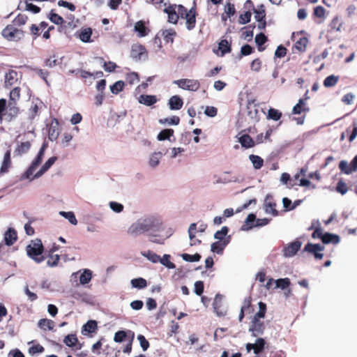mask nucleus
Masks as SVG:
<instances>
[{
  "instance_id": "obj_11",
  "label": "nucleus",
  "mask_w": 357,
  "mask_h": 357,
  "mask_svg": "<svg viewBox=\"0 0 357 357\" xmlns=\"http://www.w3.org/2000/svg\"><path fill=\"white\" fill-rule=\"evenodd\" d=\"M302 245L301 241L298 239L295 240L294 242L289 243L283 248V255L286 257H291L294 256L300 250Z\"/></svg>"
},
{
  "instance_id": "obj_37",
  "label": "nucleus",
  "mask_w": 357,
  "mask_h": 357,
  "mask_svg": "<svg viewBox=\"0 0 357 357\" xmlns=\"http://www.w3.org/2000/svg\"><path fill=\"white\" fill-rule=\"evenodd\" d=\"M268 40L267 37L263 33H260L255 36V43L258 46L259 51L261 52L264 50V47L262 45Z\"/></svg>"
},
{
  "instance_id": "obj_56",
  "label": "nucleus",
  "mask_w": 357,
  "mask_h": 357,
  "mask_svg": "<svg viewBox=\"0 0 357 357\" xmlns=\"http://www.w3.org/2000/svg\"><path fill=\"white\" fill-rule=\"evenodd\" d=\"M28 20V17L24 14H18L13 20L14 25L22 26L26 24Z\"/></svg>"
},
{
  "instance_id": "obj_12",
  "label": "nucleus",
  "mask_w": 357,
  "mask_h": 357,
  "mask_svg": "<svg viewBox=\"0 0 357 357\" xmlns=\"http://www.w3.org/2000/svg\"><path fill=\"white\" fill-rule=\"evenodd\" d=\"M265 324L260 319L252 318L249 331L255 337H257L264 333Z\"/></svg>"
},
{
  "instance_id": "obj_48",
  "label": "nucleus",
  "mask_w": 357,
  "mask_h": 357,
  "mask_svg": "<svg viewBox=\"0 0 357 357\" xmlns=\"http://www.w3.org/2000/svg\"><path fill=\"white\" fill-rule=\"evenodd\" d=\"M77 342V337L74 334L66 335L63 340V342L70 347L75 346Z\"/></svg>"
},
{
  "instance_id": "obj_50",
  "label": "nucleus",
  "mask_w": 357,
  "mask_h": 357,
  "mask_svg": "<svg viewBox=\"0 0 357 357\" xmlns=\"http://www.w3.org/2000/svg\"><path fill=\"white\" fill-rule=\"evenodd\" d=\"M142 255L146 257L149 261H152L153 263H157L160 259V257L151 250H148L146 252H143Z\"/></svg>"
},
{
  "instance_id": "obj_62",
  "label": "nucleus",
  "mask_w": 357,
  "mask_h": 357,
  "mask_svg": "<svg viewBox=\"0 0 357 357\" xmlns=\"http://www.w3.org/2000/svg\"><path fill=\"white\" fill-rule=\"evenodd\" d=\"M276 287L281 288L282 289H287L290 285V280L289 278H281L275 280Z\"/></svg>"
},
{
  "instance_id": "obj_59",
  "label": "nucleus",
  "mask_w": 357,
  "mask_h": 357,
  "mask_svg": "<svg viewBox=\"0 0 357 357\" xmlns=\"http://www.w3.org/2000/svg\"><path fill=\"white\" fill-rule=\"evenodd\" d=\"M60 214L66 219H68L71 224L74 225H76L77 224V220L75 218V214L73 212L61 211Z\"/></svg>"
},
{
  "instance_id": "obj_20",
  "label": "nucleus",
  "mask_w": 357,
  "mask_h": 357,
  "mask_svg": "<svg viewBox=\"0 0 357 357\" xmlns=\"http://www.w3.org/2000/svg\"><path fill=\"white\" fill-rule=\"evenodd\" d=\"M168 105L170 109L178 110L182 108L183 105V101L179 96L175 95L169 99Z\"/></svg>"
},
{
  "instance_id": "obj_43",
  "label": "nucleus",
  "mask_w": 357,
  "mask_h": 357,
  "mask_svg": "<svg viewBox=\"0 0 357 357\" xmlns=\"http://www.w3.org/2000/svg\"><path fill=\"white\" fill-rule=\"evenodd\" d=\"M307 43V38L305 37H302L296 42L294 47L299 52H304L305 50Z\"/></svg>"
},
{
  "instance_id": "obj_52",
  "label": "nucleus",
  "mask_w": 357,
  "mask_h": 357,
  "mask_svg": "<svg viewBox=\"0 0 357 357\" xmlns=\"http://www.w3.org/2000/svg\"><path fill=\"white\" fill-rule=\"evenodd\" d=\"M339 169H340V171L343 173H344L345 174H351L353 172L351 170V165L350 163L349 164L347 161L345 160H341L339 163Z\"/></svg>"
},
{
  "instance_id": "obj_61",
  "label": "nucleus",
  "mask_w": 357,
  "mask_h": 357,
  "mask_svg": "<svg viewBox=\"0 0 357 357\" xmlns=\"http://www.w3.org/2000/svg\"><path fill=\"white\" fill-rule=\"evenodd\" d=\"M252 13L250 11H246L244 13L240 15L238 18V22L241 24H245L250 21Z\"/></svg>"
},
{
  "instance_id": "obj_46",
  "label": "nucleus",
  "mask_w": 357,
  "mask_h": 357,
  "mask_svg": "<svg viewBox=\"0 0 357 357\" xmlns=\"http://www.w3.org/2000/svg\"><path fill=\"white\" fill-rule=\"evenodd\" d=\"M83 328L89 333H95L98 328L97 322L95 320H89L84 325Z\"/></svg>"
},
{
  "instance_id": "obj_24",
  "label": "nucleus",
  "mask_w": 357,
  "mask_h": 357,
  "mask_svg": "<svg viewBox=\"0 0 357 357\" xmlns=\"http://www.w3.org/2000/svg\"><path fill=\"white\" fill-rule=\"evenodd\" d=\"M6 116V119L11 121L15 118H10L8 115V101L5 98L0 99V121L3 120V117Z\"/></svg>"
},
{
  "instance_id": "obj_34",
  "label": "nucleus",
  "mask_w": 357,
  "mask_h": 357,
  "mask_svg": "<svg viewBox=\"0 0 357 357\" xmlns=\"http://www.w3.org/2000/svg\"><path fill=\"white\" fill-rule=\"evenodd\" d=\"M339 80V77L334 75H329L324 80V86L326 88L335 86Z\"/></svg>"
},
{
  "instance_id": "obj_58",
  "label": "nucleus",
  "mask_w": 357,
  "mask_h": 357,
  "mask_svg": "<svg viewBox=\"0 0 357 357\" xmlns=\"http://www.w3.org/2000/svg\"><path fill=\"white\" fill-rule=\"evenodd\" d=\"M175 35L176 32L173 30H165L162 32V36L166 43H173Z\"/></svg>"
},
{
  "instance_id": "obj_19",
  "label": "nucleus",
  "mask_w": 357,
  "mask_h": 357,
  "mask_svg": "<svg viewBox=\"0 0 357 357\" xmlns=\"http://www.w3.org/2000/svg\"><path fill=\"white\" fill-rule=\"evenodd\" d=\"M134 31L137 33V36L139 38L147 36L150 31L143 20H139L135 23Z\"/></svg>"
},
{
  "instance_id": "obj_63",
  "label": "nucleus",
  "mask_w": 357,
  "mask_h": 357,
  "mask_svg": "<svg viewBox=\"0 0 357 357\" xmlns=\"http://www.w3.org/2000/svg\"><path fill=\"white\" fill-rule=\"evenodd\" d=\"M336 191L341 195H344L348 191V188L347 184L342 181L340 180L336 186Z\"/></svg>"
},
{
  "instance_id": "obj_44",
  "label": "nucleus",
  "mask_w": 357,
  "mask_h": 357,
  "mask_svg": "<svg viewBox=\"0 0 357 357\" xmlns=\"http://www.w3.org/2000/svg\"><path fill=\"white\" fill-rule=\"evenodd\" d=\"M38 326L44 330H52L54 328V322L50 319H41L38 321Z\"/></svg>"
},
{
  "instance_id": "obj_13",
  "label": "nucleus",
  "mask_w": 357,
  "mask_h": 357,
  "mask_svg": "<svg viewBox=\"0 0 357 357\" xmlns=\"http://www.w3.org/2000/svg\"><path fill=\"white\" fill-rule=\"evenodd\" d=\"M264 210L266 213L271 214L273 216L278 215V211L276 209V203L271 195H267L264 202Z\"/></svg>"
},
{
  "instance_id": "obj_39",
  "label": "nucleus",
  "mask_w": 357,
  "mask_h": 357,
  "mask_svg": "<svg viewBox=\"0 0 357 357\" xmlns=\"http://www.w3.org/2000/svg\"><path fill=\"white\" fill-rule=\"evenodd\" d=\"M132 287L137 289H144L147 286V282L142 278H135L131 280Z\"/></svg>"
},
{
  "instance_id": "obj_16",
  "label": "nucleus",
  "mask_w": 357,
  "mask_h": 357,
  "mask_svg": "<svg viewBox=\"0 0 357 357\" xmlns=\"http://www.w3.org/2000/svg\"><path fill=\"white\" fill-rule=\"evenodd\" d=\"M11 165V151L10 149H8L3 155V159L0 168V174L7 173Z\"/></svg>"
},
{
  "instance_id": "obj_26",
  "label": "nucleus",
  "mask_w": 357,
  "mask_h": 357,
  "mask_svg": "<svg viewBox=\"0 0 357 357\" xmlns=\"http://www.w3.org/2000/svg\"><path fill=\"white\" fill-rule=\"evenodd\" d=\"M310 109L306 106L304 100L299 99L298 103L293 107L292 113L294 114H301L302 112H309Z\"/></svg>"
},
{
  "instance_id": "obj_45",
  "label": "nucleus",
  "mask_w": 357,
  "mask_h": 357,
  "mask_svg": "<svg viewBox=\"0 0 357 357\" xmlns=\"http://www.w3.org/2000/svg\"><path fill=\"white\" fill-rule=\"evenodd\" d=\"M171 256L169 255H164L162 258L159 260V261L165 267L173 269L175 268L176 266L175 264L170 261Z\"/></svg>"
},
{
  "instance_id": "obj_14",
  "label": "nucleus",
  "mask_w": 357,
  "mask_h": 357,
  "mask_svg": "<svg viewBox=\"0 0 357 357\" xmlns=\"http://www.w3.org/2000/svg\"><path fill=\"white\" fill-rule=\"evenodd\" d=\"M45 149L46 145L43 144L41 148L40 149L36 158L33 160L30 167H29L26 172L28 174H31L37 168V167L42 162Z\"/></svg>"
},
{
  "instance_id": "obj_25",
  "label": "nucleus",
  "mask_w": 357,
  "mask_h": 357,
  "mask_svg": "<svg viewBox=\"0 0 357 357\" xmlns=\"http://www.w3.org/2000/svg\"><path fill=\"white\" fill-rule=\"evenodd\" d=\"M321 241L324 244L333 243L335 245L340 242V237L337 234L326 232L321 236Z\"/></svg>"
},
{
  "instance_id": "obj_47",
  "label": "nucleus",
  "mask_w": 357,
  "mask_h": 357,
  "mask_svg": "<svg viewBox=\"0 0 357 357\" xmlns=\"http://www.w3.org/2000/svg\"><path fill=\"white\" fill-rule=\"evenodd\" d=\"M259 311L254 315L253 318L263 319L265 317L266 312V303L260 301L259 303Z\"/></svg>"
},
{
  "instance_id": "obj_15",
  "label": "nucleus",
  "mask_w": 357,
  "mask_h": 357,
  "mask_svg": "<svg viewBox=\"0 0 357 357\" xmlns=\"http://www.w3.org/2000/svg\"><path fill=\"white\" fill-rule=\"evenodd\" d=\"M213 310L218 317H224L227 314V310L222 305V296L219 294L215 296L213 303Z\"/></svg>"
},
{
  "instance_id": "obj_53",
  "label": "nucleus",
  "mask_w": 357,
  "mask_h": 357,
  "mask_svg": "<svg viewBox=\"0 0 357 357\" xmlns=\"http://www.w3.org/2000/svg\"><path fill=\"white\" fill-rule=\"evenodd\" d=\"M159 122L161 124L178 125L180 123V118L177 116H173L170 118L161 119L159 120Z\"/></svg>"
},
{
  "instance_id": "obj_30",
  "label": "nucleus",
  "mask_w": 357,
  "mask_h": 357,
  "mask_svg": "<svg viewBox=\"0 0 357 357\" xmlns=\"http://www.w3.org/2000/svg\"><path fill=\"white\" fill-rule=\"evenodd\" d=\"M249 159L255 169H259L264 165V160L259 155L251 154L249 156Z\"/></svg>"
},
{
  "instance_id": "obj_10",
  "label": "nucleus",
  "mask_w": 357,
  "mask_h": 357,
  "mask_svg": "<svg viewBox=\"0 0 357 357\" xmlns=\"http://www.w3.org/2000/svg\"><path fill=\"white\" fill-rule=\"evenodd\" d=\"M178 6L176 4H169L163 9L164 13L168 15V22L169 23L176 24L178 22L179 19Z\"/></svg>"
},
{
  "instance_id": "obj_17",
  "label": "nucleus",
  "mask_w": 357,
  "mask_h": 357,
  "mask_svg": "<svg viewBox=\"0 0 357 357\" xmlns=\"http://www.w3.org/2000/svg\"><path fill=\"white\" fill-rule=\"evenodd\" d=\"M60 130L59 122L56 119L52 121L48 129V138L50 141L56 140L59 135Z\"/></svg>"
},
{
  "instance_id": "obj_42",
  "label": "nucleus",
  "mask_w": 357,
  "mask_h": 357,
  "mask_svg": "<svg viewBox=\"0 0 357 357\" xmlns=\"http://www.w3.org/2000/svg\"><path fill=\"white\" fill-rule=\"evenodd\" d=\"M255 14V18L257 21L266 20V12L264 5H261L258 9L253 8Z\"/></svg>"
},
{
  "instance_id": "obj_28",
  "label": "nucleus",
  "mask_w": 357,
  "mask_h": 357,
  "mask_svg": "<svg viewBox=\"0 0 357 357\" xmlns=\"http://www.w3.org/2000/svg\"><path fill=\"white\" fill-rule=\"evenodd\" d=\"M239 142L241 146L245 149L252 148L255 146V142L252 138L248 134L243 135L239 138Z\"/></svg>"
},
{
  "instance_id": "obj_23",
  "label": "nucleus",
  "mask_w": 357,
  "mask_h": 357,
  "mask_svg": "<svg viewBox=\"0 0 357 357\" xmlns=\"http://www.w3.org/2000/svg\"><path fill=\"white\" fill-rule=\"evenodd\" d=\"M139 103L145 105L146 106H151L157 102L158 99L155 96L153 95H145L142 94L138 98Z\"/></svg>"
},
{
  "instance_id": "obj_29",
  "label": "nucleus",
  "mask_w": 357,
  "mask_h": 357,
  "mask_svg": "<svg viewBox=\"0 0 357 357\" xmlns=\"http://www.w3.org/2000/svg\"><path fill=\"white\" fill-rule=\"evenodd\" d=\"M92 278V271L89 269H84L79 276V283L82 285L88 284Z\"/></svg>"
},
{
  "instance_id": "obj_27",
  "label": "nucleus",
  "mask_w": 357,
  "mask_h": 357,
  "mask_svg": "<svg viewBox=\"0 0 357 357\" xmlns=\"http://www.w3.org/2000/svg\"><path fill=\"white\" fill-rule=\"evenodd\" d=\"M236 13L234 5L227 2L225 6V13L222 15V20L226 22L227 20L231 16L234 15Z\"/></svg>"
},
{
  "instance_id": "obj_40",
  "label": "nucleus",
  "mask_w": 357,
  "mask_h": 357,
  "mask_svg": "<svg viewBox=\"0 0 357 357\" xmlns=\"http://www.w3.org/2000/svg\"><path fill=\"white\" fill-rule=\"evenodd\" d=\"M174 135V130L173 129H164L162 131L159 132V134L157 136V139L159 141H164L166 139H169L170 137H172Z\"/></svg>"
},
{
  "instance_id": "obj_2",
  "label": "nucleus",
  "mask_w": 357,
  "mask_h": 357,
  "mask_svg": "<svg viewBox=\"0 0 357 357\" xmlns=\"http://www.w3.org/2000/svg\"><path fill=\"white\" fill-rule=\"evenodd\" d=\"M155 227V225L153 220L151 218L144 219L142 221H138L131 225L127 232L132 236H137L146 231L154 229Z\"/></svg>"
},
{
  "instance_id": "obj_21",
  "label": "nucleus",
  "mask_w": 357,
  "mask_h": 357,
  "mask_svg": "<svg viewBox=\"0 0 357 357\" xmlns=\"http://www.w3.org/2000/svg\"><path fill=\"white\" fill-rule=\"evenodd\" d=\"M229 243V240H224L223 241H218L214 242L211 244V251L218 255H221Z\"/></svg>"
},
{
  "instance_id": "obj_36",
  "label": "nucleus",
  "mask_w": 357,
  "mask_h": 357,
  "mask_svg": "<svg viewBox=\"0 0 357 357\" xmlns=\"http://www.w3.org/2000/svg\"><path fill=\"white\" fill-rule=\"evenodd\" d=\"M241 309L246 314H250L253 312V308L252 307V298L250 296L245 298Z\"/></svg>"
},
{
  "instance_id": "obj_33",
  "label": "nucleus",
  "mask_w": 357,
  "mask_h": 357,
  "mask_svg": "<svg viewBox=\"0 0 357 357\" xmlns=\"http://www.w3.org/2000/svg\"><path fill=\"white\" fill-rule=\"evenodd\" d=\"M30 147L31 143L29 142H22L16 147L15 153L18 155H21L26 153L30 149Z\"/></svg>"
},
{
  "instance_id": "obj_7",
  "label": "nucleus",
  "mask_w": 357,
  "mask_h": 357,
  "mask_svg": "<svg viewBox=\"0 0 357 357\" xmlns=\"http://www.w3.org/2000/svg\"><path fill=\"white\" fill-rule=\"evenodd\" d=\"M174 84L183 90L190 91H197L200 88L199 82L193 79H180L174 81Z\"/></svg>"
},
{
  "instance_id": "obj_64",
  "label": "nucleus",
  "mask_w": 357,
  "mask_h": 357,
  "mask_svg": "<svg viewBox=\"0 0 357 357\" xmlns=\"http://www.w3.org/2000/svg\"><path fill=\"white\" fill-rule=\"evenodd\" d=\"M161 158V153H154L149 160V165L155 167L159 164L160 159Z\"/></svg>"
},
{
  "instance_id": "obj_38",
  "label": "nucleus",
  "mask_w": 357,
  "mask_h": 357,
  "mask_svg": "<svg viewBox=\"0 0 357 357\" xmlns=\"http://www.w3.org/2000/svg\"><path fill=\"white\" fill-rule=\"evenodd\" d=\"M92 35V29L91 28H86L81 30L79 33V39L84 43L90 41V38Z\"/></svg>"
},
{
  "instance_id": "obj_4",
  "label": "nucleus",
  "mask_w": 357,
  "mask_h": 357,
  "mask_svg": "<svg viewBox=\"0 0 357 357\" xmlns=\"http://www.w3.org/2000/svg\"><path fill=\"white\" fill-rule=\"evenodd\" d=\"M43 250L42 241L38 238L31 241V243L26 246L27 255L37 263L44 261L45 257L43 256L38 257L42 255Z\"/></svg>"
},
{
  "instance_id": "obj_35",
  "label": "nucleus",
  "mask_w": 357,
  "mask_h": 357,
  "mask_svg": "<svg viewBox=\"0 0 357 357\" xmlns=\"http://www.w3.org/2000/svg\"><path fill=\"white\" fill-rule=\"evenodd\" d=\"M48 18L52 22L57 25L62 24L65 22L63 18L57 13H55L53 10L50 12Z\"/></svg>"
},
{
  "instance_id": "obj_31",
  "label": "nucleus",
  "mask_w": 357,
  "mask_h": 357,
  "mask_svg": "<svg viewBox=\"0 0 357 357\" xmlns=\"http://www.w3.org/2000/svg\"><path fill=\"white\" fill-rule=\"evenodd\" d=\"M229 231V228L226 226H224L221 228L220 230L217 231L214 234V238L218 239L220 241H223L224 240H229L230 236L225 238Z\"/></svg>"
},
{
  "instance_id": "obj_51",
  "label": "nucleus",
  "mask_w": 357,
  "mask_h": 357,
  "mask_svg": "<svg viewBox=\"0 0 357 357\" xmlns=\"http://www.w3.org/2000/svg\"><path fill=\"white\" fill-rule=\"evenodd\" d=\"M181 257L184 261L189 262L199 261L202 257L201 255L198 253L195 255L184 253L181 255Z\"/></svg>"
},
{
  "instance_id": "obj_57",
  "label": "nucleus",
  "mask_w": 357,
  "mask_h": 357,
  "mask_svg": "<svg viewBox=\"0 0 357 357\" xmlns=\"http://www.w3.org/2000/svg\"><path fill=\"white\" fill-rule=\"evenodd\" d=\"M39 114V107L37 103H33L29 109V115L31 120Z\"/></svg>"
},
{
  "instance_id": "obj_18",
  "label": "nucleus",
  "mask_w": 357,
  "mask_h": 357,
  "mask_svg": "<svg viewBox=\"0 0 357 357\" xmlns=\"http://www.w3.org/2000/svg\"><path fill=\"white\" fill-rule=\"evenodd\" d=\"M17 240V234L13 228H9L4 234V241L6 245H13Z\"/></svg>"
},
{
  "instance_id": "obj_8",
  "label": "nucleus",
  "mask_w": 357,
  "mask_h": 357,
  "mask_svg": "<svg viewBox=\"0 0 357 357\" xmlns=\"http://www.w3.org/2000/svg\"><path fill=\"white\" fill-rule=\"evenodd\" d=\"M130 56L136 60L146 59L148 52L146 47L141 44H135L132 46Z\"/></svg>"
},
{
  "instance_id": "obj_9",
  "label": "nucleus",
  "mask_w": 357,
  "mask_h": 357,
  "mask_svg": "<svg viewBox=\"0 0 357 357\" xmlns=\"http://www.w3.org/2000/svg\"><path fill=\"white\" fill-rule=\"evenodd\" d=\"M324 250V247L320 244H313L308 243L305 245L303 251L313 255L314 258L317 259H321L324 257V255L320 252L323 251Z\"/></svg>"
},
{
  "instance_id": "obj_54",
  "label": "nucleus",
  "mask_w": 357,
  "mask_h": 357,
  "mask_svg": "<svg viewBox=\"0 0 357 357\" xmlns=\"http://www.w3.org/2000/svg\"><path fill=\"white\" fill-rule=\"evenodd\" d=\"M124 87V82L123 81H117L110 86L111 92L114 94H118L122 91Z\"/></svg>"
},
{
  "instance_id": "obj_49",
  "label": "nucleus",
  "mask_w": 357,
  "mask_h": 357,
  "mask_svg": "<svg viewBox=\"0 0 357 357\" xmlns=\"http://www.w3.org/2000/svg\"><path fill=\"white\" fill-rule=\"evenodd\" d=\"M282 117V112H280L279 110L271 108L268 111V116L267 118L274 120V121H278Z\"/></svg>"
},
{
  "instance_id": "obj_32",
  "label": "nucleus",
  "mask_w": 357,
  "mask_h": 357,
  "mask_svg": "<svg viewBox=\"0 0 357 357\" xmlns=\"http://www.w3.org/2000/svg\"><path fill=\"white\" fill-rule=\"evenodd\" d=\"M219 50L221 51V55L224 56L231 51V44L226 39H222L219 43Z\"/></svg>"
},
{
  "instance_id": "obj_22",
  "label": "nucleus",
  "mask_w": 357,
  "mask_h": 357,
  "mask_svg": "<svg viewBox=\"0 0 357 357\" xmlns=\"http://www.w3.org/2000/svg\"><path fill=\"white\" fill-rule=\"evenodd\" d=\"M57 157L52 156L42 166L40 169L35 174L34 177L38 178L41 176L45 172H46L56 161Z\"/></svg>"
},
{
  "instance_id": "obj_5",
  "label": "nucleus",
  "mask_w": 357,
  "mask_h": 357,
  "mask_svg": "<svg viewBox=\"0 0 357 357\" xmlns=\"http://www.w3.org/2000/svg\"><path fill=\"white\" fill-rule=\"evenodd\" d=\"M2 36L8 41L17 42L23 38L24 32L14 24H8L1 31Z\"/></svg>"
},
{
  "instance_id": "obj_60",
  "label": "nucleus",
  "mask_w": 357,
  "mask_h": 357,
  "mask_svg": "<svg viewBox=\"0 0 357 357\" xmlns=\"http://www.w3.org/2000/svg\"><path fill=\"white\" fill-rule=\"evenodd\" d=\"M126 80L130 84H133L139 81V75L137 73L132 72L126 75Z\"/></svg>"
},
{
  "instance_id": "obj_3",
  "label": "nucleus",
  "mask_w": 357,
  "mask_h": 357,
  "mask_svg": "<svg viewBox=\"0 0 357 357\" xmlns=\"http://www.w3.org/2000/svg\"><path fill=\"white\" fill-rule=\"evenodd\" d=\"M179 18L185 20V26L188 30H192L196 25L197 12L195 6L192 7L189 10L183 5L178 6Z\"/></svg>"
},
{
  "instance_id": "obj_6",
  "label": "nucleus",
  "mask_w": 357,
  "mask_h": 357,
  "mask_svg": "<svg viewBox=\"0 0 357 357\" xmlns=\"http://www.w3.org/2000/svg\"><path fill=\"white\" fill-rule=\"evenodd\" d=\"M22 77L21 73L15 70L9 69L4 75L3 87L6 89L12 88L20 82Z\"/></svg>"
},
{
  "instance_id": "obj_55",
  "label": "nucleus",
  "mask_w": 357,
  "mask_h": 357,
  "mask_svg": "<svg viewBox=\"0 0 357 357\" xmlns=\"http://www.w3.org/2000/svg\"><path fill=\"white\" fill-rule=\"evenodd\" d=\"M60 257L59 255H54L52 253L48 254V259L47 264L49 266H56L58 265Z\"/></svg>"
},
{
  "instance_id": "obj_1",
  "label": "nucleus",
  "mask_w": 357,
  "mask_h": 357,
  "mask_svg": "<svg viewBox=\"0 0 357 357\" xmlns=\"http://www.w3.org/2000/svg\"><path fill=\"white\" fill-rule=\"evenodd\" d=\"M8 97V115L10 116V118H16L20 112L17 102L21 98V88L19 86L13 87L10 90Z\"/></svg>"
},
{
  "instance_id": "obj_41",
  "label": "nucleus",
  "mask_w": 357,
  "mask_h": 357,
  "mask_svg": "<svg viewBox=\"0 0 357 357\" xmlns=\"http://www.w3.org/2000/svg\"><path fill=\"white\" fill-rule=\"evenodd\" d=\"M265 344V340L263 338H257L255 343H254V353L255 354H259L264 349Z\"/></svg>"
}]
</instances>
